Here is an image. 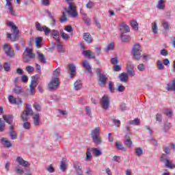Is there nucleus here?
Segmentation results:
<instances>
[{"label": "nucleus", "instance_id": "f257e3e1", "mask_svg": "<svg viewBox=\"0 0 175 175\" xmlns=\"http://www.w3.org/2000/svg\"><path fill=\"white\" fill-rule=\"evenodd\" d=\"M66 2H68L69 6L68 8H64V10L68 13V16L72 17V18H77L79 16V13L77 12V10H76V5L74 3H72V0H66Z\"/></svg>", "mask_w": 175, "mask_h": 175}, {"label": "nucleus", "instance_id": "f03ea898", "mask_svg": "<svg viewBox=\"0 0 175 175\" xmlns=\"http://www.w3.org/2000/svg\"><path fill=\"white\" fill-rule=\"evenodd\" d=\"M91 135L94 144H96L97 146L102 144L103 141L100 137V128L96 127L92 131Z\"/></svg>", "mask_w": 175, "mask_h": 175}, {"label": "nucleus", "instance_id": "7ed1b4c3", "mask_svg": "<svg viewBox=\"0 0 175 175\" xmlns=\"http://www.w3.org/2000/svg\"><path fill=\"white\" fill-rule=\"evenodd\" d=\"M23 62L28 63L31 62L32 59H35L36 58V55L33 53L32 49L27 47L23 54Z\"/></svg>", "mask_w": 175, "mask_h": 175}, {"label": "nucleus", "instance_id": "20e7f679", "mask_svg": "<svg viewBox=\"0 0 175 175\" xmlns=\"http://www.w3.org/2000/svg\"><path fill=\"white\" fill-rule=\"evenodd\" d=\"M29 116H33V111L31 108V105L27 104L25 109L22 112L21 118L23 121H28Z\"/></svg>", "mask_w": 175, "mask_h": 175}, {"label": "nucleus", "instance_id": "39448f33", "mask_svg": "<svg viewBox=\"0 0 175 175\" xmlns=\"http://www.w3.org/2000/svg\"><path fill=\"white\" fill-rule=\"evenodd\" d=\"M132 53L133 55H134V58H135L137 61L142 59V49L139 44L136 43L133 45Z\"/></svg>", "mask_w": 175, "mask_h": 175}, {"label": "nucleus", "instance_id": "423d86ee", "mask_svg": "<svg viewBox=\"0 0 175 175\" xmlns=\"http://www.w3.org/2000/svg\"><path fill=\"white\" fill-rule=\"evenodd\" d=\"M59 84V79H57L56 78H52L50 83L48 84V90L49 91H55L58 90Z\"/></svg>", "mask_w": 175, "mask_h": 175}, {"label": "nucleus", "instance_id": "0eeeda50", "mask_svg": "<svg viewBox=\"0 0 175 175\" xmlns=\"http://www.w3.org/2000/svg\"><path fill=\"white\" fill-rule=\"evenodd\" d=\"M8 27H11L12 29V42L16 40L17 38H18V33L20 32V30H18V27L14 23L12 22H8Z\"/></svg>", "mask_w": 175, "mask_h": 175}, {"label": "nucleus", "instance_id": "6e6552de", "mask_svg": "<svg viewBox=\"0 0 175 175\" xmlns=\"http://www.w3.org/2000/svg\"><path fill=\"white\" fill-rule=\"evenodd\" d=\"M100 103L102 109L104 110H107L110 106V98H109V96L104 95L101 98Z\"/></svg>", "mask_w": 175, "mask_h": 175}, {"label": "nucleus", "instance_id": "1a4fd4ad", "mask_svg": "<svg viewBox=\"0 0 175 175\" xmlns=\"http://www.w3.org/2000/svg\"><path fill=\"white\" fill-rule=\"evenodd\" d=\"M3 50L4 53H5L7 57H10V58L14 57V51L12 49V46L9 44H5L3 46Z\"/></svg>", "mask_w": 175, "mask_h": 175}, {"label": "nucleus", "instance_id": "9d476101", "mask_svg": "<svg viewBox=\"0 0 175 175\" xmlns=\"http://www.w3.org/2000/svg\"><path fill=\"white\" fill-rule=\"evenodd\" d=\"M82 65L83 68H85V72L88 75V76H92V68L91 67V65H90V63L88 60L83 61L82 62Z\"/></svg>", "mask_w": 175, "mask_h": 175}, {"label": "nucleus", "instance_id": "9b49d317", "mask_svg": "<svg viewBox=\"0 0 175 175\" xmlns=\"http://www.w3.org/2000/svg\"><path fill=\"white\" fill-rule=\"evenodd\" d=\"M68 69L70 79H73L76 76V66L75 64H68Z\"/></svg>", "mask_w": 175, "mask_h": 175}, {"label": "nucleus", "instance_id": "f8f14e48", "mask_svg": "<svg viewBox=\"0 0 175 175\" xmlns=\"http://www.w3.org/2000/svg\"><path fill=\"white\" fill-rule=\"evenodd\" d=\"M16 161L18 162V163L19 165H21V166H23V167H29V162L24 160V159H23V157H18L16 158Z\"/></svg>", "mask_w": 175, "mask_h": 175}, {"label": "nucleus", "instance_id": "ddd939ff", "mask_svg": "<svg viewBox=\"0 0 175 175\" xmlns=\"http://www.w3.org/2000/svg\"><path fill=\"white\" fill-rule=\"evenodd\" d=\"M33 124L34 126H39L40 125V114L34 113L33 115Z\"/></svg>", "mask_w": 175, "mask_h": 175}, {"label": "nucleus", "instance_id": "4468645a", "mask_svg": "<svg viewBox=\"0 0 175 175\" xmlns=\"http://www.w3.org/2000/svg\"><path fill=\"white\" fill-rule=\"evenodd\" d=\"M118 77L122 83H128L129 81V77L126 72H122Z\"/></svg>", "mask_w": 175, "mask_h": 175}, {"label": "nucleus", "instance_id": "2eb2a0df", "mask_svg": "<svg viewBox=\"0 0 175 175\" xmlns=\"http://www.w3.org/2000/svg\"><path fill=\"white\" fill-rule=\"evenodd\" d=\"M60 169L63 172H66V169H68V159L63 158L60 163Z\"/></svg>", "mask_w": 175, "mask_h": 175}, {"label": "nucleus", "instance_id": "dca6fc26", "mask_svg": "<svg viewBox=\"0 0 175 175\" xmlns=\"http://www.w3.org/2000/svg\"><path fill=\"white\" fill-rule=\"evenodd\" d=\"M37 81L35 79H33L29 85V92L30 95H33L35 94V88H36V85L38 84L36 83Z\"/></svg>", "mask_w": 175, "mask_h": 175}, {"label": "nucleus", "instance_id": "f3484780", "mask_svg": "<svg viewBox=\"0 0 175 175\" xmlns=\"http://www.w3.org/2000/svg\"><path fill=\"white\" fill-rule=\"evenodd\" d=\"M82 54L89 59H95V55L90 50L83 51Z\"/></svg>", "mask_w": 175, "mask_h": 175}, {"label": "nucleus", "instance_id": "a211bd4d", "mask_svg": "<svg viewBox=\"0 0 175 175\" xmlns=\"http://www.w3.org/2000/svg\"><path fill=\"white\" fill-rule=\"evenodd\" d=\"M51 36L55 40L56 42H59V31L56 29L51 30Z\"/></svg>", "mask_w": 175, "mask_h": 175}, {"label": "nucleus", "instance_id": "6ab92c4d", "mask_svg": "<svg viewBox=\"0 0 175 175\" xmlns=\"http://www.w3.org/2000/svg\"><path fill=\"white\" fill-rule=\"evenodd\" d=\"M6 3L5 6H8V10H10V14L12 16H16V11L13 9V7L12 6V0H5Z\"/></svg>", "mask_w": 175, "mask_h": 175}, {"label": "nucleus", "instance_id": "aec40b11", "mask_svg": "<svg viewBox=\"0 0 175 175\" xmlns=\"http://www.w3.org/2000/svg\"><path fill=\"white\" fill-rule=\"evenodd\" d=\"M135 66L131 63L127 64L126 70L128 76H135V71L133 70Z\"/></svg>", "mask_w": 175, "mask_h": 175}, {"label": "nucleus", "instance_id": "412c9836", "mask_svg": "<svg viewBox=\"0 0 175 175\" xmlns=\"http://www.w3.org/2000/svg\"><path fill=\"white\" fill-rule=\"evenodd\" d=\"M106 81H107L106 75H103L98 77V83L100 87H105V85H106Z\"/></svg>", "mask_w": 175, "mask_h": 175}, {"label": "nucleus", "instance_id": "4be33fe9", "mask_svg": "<svg viewBox=\"0 0 175 175\" xmlns=\"http://www.w3.org/2000/svg\"><path fill=\"white\" fill-rule=\"evenodd\" d=\"M37 59L38 61L41 62L42 64H47V60L46 59V57L44 55L39 51L36 52Z\"/></svg>", "mask_w": 175, "mask_h": 175}, {"label": "nucleus", "instance_id": "5701e85b", "mask_svg": "<svg viewBox=\"0 0 175 175\" xmlns=\"http://www.w3.org/2000/svg\"><path fill=\"white\" fill-rule=\"evenodd\" d=\"M74 169H75V172H77V174H79L81 173L83 167L81 166V164H80V162L75 161L73 163Z\"/></svg>", "mask_w": 175, "mask_h": 175}, {"label": "nucleus", "instance_id": "b1692460", "mask_svg": "<svg viewBox=\"0 0 175 175\" xmlns=\"http://www.w3.org/2000/svg\"><path fill=\"white\" fill-rule=\"evenodd\" d=\"M166 154H163L161 156V159L163 162H165V166L166 167H170V169H173V165L172 164V162L169 161V159H165Z\"/></svg>", "mask_w": 175, "mask_h": 175}, {"label": "nucleus", "instance_id": "393cba45", "mask_svg": "<svg viewBox=\"0 0 175 175\" xmlns=\"http://www.w3.org/2000/svg\"><path fill=\"white\" fill-rule=\"evenodd\" d=\"M90 152L93 154L94 157H100L102 155V150L96 148H90Z\"/></svg>", "mask_w": 175, "mask_h": 175}, {"label": "nucleus", "instance_id": "a878e982", "mask_svg": "<svg viewBox=\"0 0 175 175\" xmlns=\"http://www.w3.org/2000/svg\"><path fill=\"white\" fill-rule=\"evenodd\" d=\"M83 38L86 43H92V37L90 33H84Z\"/></svg>", "mask_w": 175, "mask_h": 175}, {"label": "nucleus", "instance_id": "bb28decb", "mask_svg": "<svg viewBox=\"0 0 175 175\" xmlns=\"http://www.w3.org/2000/svg\"><path fill=\"white\" fill-rule=\"evenodd\" d=\"M165 3H166V0H159L157 5V9H159V10H163L165 6Z\"/></svg>", "mask_w": 175, "mask_h": 175}, {"label": "nucleus", "instance_id": "cd10ccee", "mask_svg": "<svg viewBox=\"0 0 175 175\" xmlns=\"http://www.w3.org/2000/svg\"><path fill=\"white\" fill-rule=\"evenodd\" d=\"M131 133H129L126 135L124 137V139H125L124 143L127 146V147H131L133 144L132 139H131V137H129Z\"/></svg>", "mask_w": 175, "mask_h": 175}, {"label": "nucleus", "instance_id": "c85d7f7f", "mask_svg": "<svg viewBox=\"0 0 175 175\" xmlns=\"http://www.w3.org/2000/svg\"><path fill=\"white\" fill-rule=\"evenodd\" d=\"M120 31H122V33L124 32L126 33V32H129L131 31V28L128 25L125 23H122L120 26Z\"/></svg>", "mask_w": 175, "mask_h": 175}, {"label": "nucleus", "instance_id": "c756f323", "mask_svg": "<svg viewBox=\"0 0 175 175\" xmlns=\"http://www.w3.org/2000/svg\"><path fill=\"white\" fill-rule=\"evenodd\" d=\"M1 140V142H3L5 147H6L7 148H10L11 147H12L13 145L12 144V142L8 140V138L3 137Z\"/></svg>", "mask_w": 175, "mask_h": 175}, {"label": "nucleus", "instance_id": "7c9ffc66", "mask_svg": "<svg viewBox=\"0 0 175 175\" xmlns=\"http://www.w3.org/2000/svg\"><path fill=\"white\" fill-rule=\"evenodd\" d=\"M3 118L7 122V124H9L10 125L13 122L12 115L3 116Z\"/></svg>", "mask_w": 175, "mask_h": 175}, {"label": "nucleus", "instance_id": "2f4dec72", "mask_svg": "<svg viewBox=\"0 0 175 175\" xmlns=\"http://www.w3.org/2000/svg\"><path fill=\"white\" fill-rule=\"evenodd\" d=\"M83 85L81 84V80H77L74 83V88L76 91H79V90H81Z\"/></svg>", "mask_w": 175, "mask_h": 175}, {"label": "nucleus", "instance_id": "473e14b6", "mask_svg": "<svg viewBox=\"0 0 175 175\" xmlns=\"http://www.w3.org/2000/svg\"><path fill=\"white\" fill-rule=\"evenodd\" d=\"M57 50L58 53H65V49H64V46L59 41H57Z\"/></svg>", "mask_w": 175, "mask_h": 175}, {"label": "nucleus", "instance_id": "72a5a7b5", "mask_svg": "<svg viewBox=\"0 0 175 175\" xmlns=\"http://www.w3.org/2000/svg\"><path fill=\"white\" fill-rule=\"evenodd\" d=\"M130 38L131 37L129 36H125V34H124V32H122V33L120 34V39L122 42H124V43H126V42H128Z\"/></svg>", "mask_w": 175, "mask_h": 175}, {"label": "nucleus", "instance_id": "f704fd0d", "mask_svg": "<svg viewBox=\"0 0 175 175\" xmlns=\"http://www.w3.org/2000/svg\"><path fill=\"white\" fill-rule=\"evenodd\" d=\"M59 73H61V69L57 68L53 72V77L52 79H57L59 80Z\"/></svg>", "mask_w": 175, "mask_h": 175}, {"label": "nucleus", "instance_id": "c9c22d12", "mask_svg": "<svg viewBox=\"0 0 175 175\" xmlns=\"http://www.w3.org/2000/svg\"><path fill=\"white\" fill-rule=\"evenodd\" d=\"M91 150L90 148H88L86 152V157L85 158V161H91L92 159V154H91Z\"/></svg>", "mask_w": 175, "mask_h": 175}, {"label": "nucleus", "instance_id": "e433bc0d", "mask_svg": "<svg viewBox=\"0 0 175 175\" xmlns=\"http://www.w3.org/2000/svg\"><path fill=\"white\" fill-rule=\"evenodd\" d=\"M162 27H163V28H164L165 31L167 32V31H169L170 25L167 23V21H162Z\"/></svg>", "mask_w": 175, "mask_h": 175}, {"label": "nucleus", "instance_id": "4c0bfd02", "mask_svg": "<svg viewBox=\"0 0 175 175\" xmlns=\"http://www.w3.org/2000/svg\"><path fill=\"white\" fill-rule=\"evenodd\" d=\"M111 50H114V43L113 42H111L107 45L105 49V53H109Z\"/></svg>", "mask_w": 175, "mask_h": 175}, {"label": "nucleus", "instance_id": "58836bf2", "mask_svg": "<svg viewBox=\"0 0 175 175\" xmlns=\"http://www.w3.org/2000/svg\"><path fill=\"white\" fill-rule=\"evenodd\" d=\"M131 25L133 29H135V31H137L139 29V24L136 21H132L131 22Z\"/></svg>", "mask_w": 175, "mask_h": 175}, {"label": "nucleus", "instance_id": "ea45409f", "mask_svg": "<svg viewBox=\"0 0 175 175\" xmlns=\"http://www.w3.org/2000/svg\"><path fill=\"white\" fill-rule=\"evenodd\" d=\"M116 146L118 150H120V151H125V147H124V145L121 144L120 142H116Z\"/></svg>", "mask_w": 175, "mask_h": 175}, {"label": "nucleus", "instance_id": "a19ab883", "mask_svg": "<svg viewBox=\"0 0 175 175\" xmlns=\"http://www.w3.org/2000/svg\"><path fill=\"white\" fill-rule=\"evenodd\" d=\"M42 40H43V38H42V37H38L36 38V46H37L38 48L42 46Z\"/></svg>", "mask_w": 175, "mask_h": 175}, {"label": "nucleus", "instance_id": "79ce46f5", "mask_svg": "<svg viewBox=\"0 0 175 175\" xmlns=\"http://www.w3.org/2000/svg\"><path fill=\"white\" fill-rule=\"evenodd\" d=\"M130 125H139L140 124V119L135 118L133 120L129 122Z\"/></svg>", "mask_w": 175, "mask_h": 175}, {"label": "nucleus", "instance_id": "37998d69", "mask_svg": "<svg viewBox=\"0 0 175 175\" xmlns=\"http://www.w3.org/2000/svg\"><path fill=\"white\" fill-rule=\"evenodd\" d=\"M135 153L137 157H140L143 155V148H135Z\"/></svg>", "mask_w": 175, "mask_h": 175}, {"label": "nucleus", "instance_id": "c03bdc74", "mask_svg": "<svg viewBox=\"0 0 175 175\" xmlns=\"http://www.w3.org/2000/svg\"><path fill=\"white\" fill-rule=\"evenodd\" d=\"M157 68L159 70H163L165 69V66H163V63L161 60L157 62Z\"/></svg>", "mask_w": 175, "mask_h": 175}, {"label": "nucleus", "instance_id": "a18cd8bd", "mask_svg": "<svg viewBox=\"0 0 175 175\" xmlns=\"http://www.w3.org/2000/svg\"><path fill=\"white\" fill-rule=\"evenodd\" d=\"M60 23H66L68 21V18L66 17V14H65V12H62V16L59 18Z\"/></svg>", "mask_w": 175, "mask_h": 175}, {"label": "nucleus", "instance_id": "49530a36", "mask_svg": "<svg viewBox=\"0 0 175 175\" xmlns=\"http://www.w3.org/2000/svg\"><path fill=\"white\" fill-rule=\"evenodd\" d=\"M109 90L110 92H114V91H116V88H114V83L111 81L109 82Z\"/></svg>", "mask_w": 175, "mask_h": 175}, {"label": "nucleus", "instance_id": "de8ad7c7", "mask_svg": "<svg viewBox=\"0 0 175 175\" xmlns=\"http://www.w3.org/2000/svg\"><path fill=\"white\" fill-rule=\"evenodd\" d=\"M42 31L44 32L46 36H48L51 32V29L46 26H42Z\"/></svg>", "mask_w": 175, "mask_h": 175}, {"label": "nucleus", "instance_id": "09e8293b", "mask_svg": "<svg viewBox=\"0 0 175 175\" xmlns=\"http://www.w3.org/2000/svg\"><path fill=\"white\" fill-rule=\"evenodd\" d=\"M85 110L87 116H89L90 118H92V112L91 111V107H90L89 106H86Z\"/></svg>", "mask_w": 175, "mask_h": 175}, {"label": "nucleus", "instance_id": "8fccbe9b", "mask_svg": "<svg viewBox=\"0 0 175 175\" xmlns=\"http://www.w3.org/2000/svg\"><path fill=\"white\" fill-rule=\"evenodd\" d=\"M10 136L12 140H16L17 139V133L16 131H10Z\"/></svg>", "mask_w": 175, "mask_h": 175}, {"label": "nucleus", "instance_id": "3c124183", "mask_svg": "<svg viewBox=\"0 0 175 175\" xmlns=\"http://www.w3.org/2000/svg\"><path fill=\"white\" fill-rule=\"evenodd\" d=\"M152 29L153 33H158V25H157V23H152Z\"/></svg>", "mask_w": 175, "mask_h": 175}, {"label": "nucleus", "instance_id": "603ef678", "mask_svg": "<svg viewBox=\"0 0 175 175\" xmlns=\"http://www.w3.org/2000/svg\"><path fill=\"white\" fill-rule=\"evenodd\" d=\"M61 36L64 40H69V35H68L64 31H61Z\"/></svg>", "mask_w": 175, "mask_h": 175}, {"label": "nucleus", "instance_id": "864d4df0", "mask_svg": "<svg viewBox=\"0 0 175 175\" xmlns=\"http://www.w3.org/2000/svg\"><path fill=\"white\" fill-rule=\"evenodd\" d=\"M5 131V122L0 118V132H3Z\"/></svg>", "mask_w": 175, "mask_h": 175}, {"label": "nucleus", "instance_id": "5fc2aeb1", "mask_svg": "<svg viewBox=\"0 0 175 175\" xmlns=\"http://www.w3.org/2000/svg\"><path fill=\"white\" fill-rule=\"evenodd\" d=\"M64 29L65 31H67V32H70V33H73V28L71 25L65 26Z\"/></svg>", "mask_w": 175, "mask_h": 175}, {"label": "nucleus", "instance_id": "6e6d98bb", "mask_svg": "<svg viewBox=\"0 0 175 175\" xmlns=\"http://www.w3.org/2000/svg\"><path fill=\"white\" fill-rule=\"evenodd\" d=\"M23 126L25 129H29L31 128V123L25 121V122L23 123Z\"/></svg>", "mask_w": 175, "mask_h": 175}, {"label": "nucleus", "instance_id": "4d7b16f0", "mask_svg": "<svg viewBox=\"0 0 175 175\" xmlns=\"http://www.w3.org/2000/svg\"><path fill=\"white\" fill-rule=\"evenodd\" d=\"M112 161H115V162H118V163H121L122 159H121L120 156H114L112 159Z\"/></svg>", "mask_w": 175, "mask_h": 175}, {"label": "nucleus", "instance_id": "13d9d810", "mask_svg": "<svg viewBox=\"0 0 175 175\" xmlns=\"http://www.w3.org/2000/svg\"><path fill=\"white\" fill-rule=\"evenodd\" d=\"M137 69L140 72H144V70H146V66H144V64H140L138 65Z\"/></svg>", "mask_w": 175, "mask_h": 175}, {"label": "nucleus", "instance_id": "bf43d9fd", "mask_svg": "<svg viewBox=\"0 0 175 175\" xmlns=\"http://www.w3.org/2000/svg\"><path fill=\"white\" fill-rule=\"evenodd\" d=\"M14 92L15 94H21L22 92V90H21V87H19V86H16L14 88Z\"/></svg>", "mask_w": 175, "mask_h": 175}, {"label": "nucleus", "instance_id": "052dcab7", "mask_svg": "<svg viewBox=\"0 0 175 175\" xmlns=\"http://www.w3.org/2000/svg\"><path fill=\"white\" fill-rule=\"evenodd\" d=\"M36 28L37 31H39L40 32L43 31V27H42V26L40 25L39 22L36 23Z\"/></svg>", "mask_w": 175, "mask_h": 175}, {"label": "nucleus", "instance_id": "680f3d73", "mask_svg": "<svg viewBox=\"0 0 175 175\" xmlns=\"http://www.w3.org/2000/svg\"><path fill=\"white\" fill-rule=\"evenodd\" d=\"M164 113L167 117L170 118L173 116V111H172L171 109H166Z\"/></svg>", "mask_w": 175, "mask_h": 175}, {"label": "nucleus", "instance_id": "e2e57ef3", "mask_svg": "<svg viewBox=\"0 0 175 175\" xmlns=\"http://www.w3.org/2000/svg\"><path fill=\"white\" fill-rule=\"evenodd\" d=\"M35 70V68L32 67L31 66H27L26 67V71L28 73H32V72H33Z\"/></svg>", "mask_w": 175, "mask_h": 175}, {"label": "nucleus", "instance_id": "0e129e2a", "mask_svg": "<svg viewBox=\"0 0 175 175\" xmlns=\"http://www.w3.org/2000/svg\"><path fill=\"white\" fill-rule=\"evenodd\" d=\"M8 99H9V101L10 102V103H13L14 105L16 104V98H14V96L10 95L8 96Z\"/></svg>", "mask_w": 175, "mask_h": 175}, {"label": "nucleus", "instance_id": "69168bd1", "mask_svg": "<svg viewBox=\"0 0 175 175\" xmlns=\"http://www.w3.org/2000/svg\"><path fill=\"white\" fill-rule=\"evenodd\" d=\"M3 68H4V70H5V72H9L10 70V64L5 63Z\"/></svg>", "mask_w": 175, "mask_h": 175}, {"label": "nucleus", "instance_id": "338daca9", "mask_svg": "<svg viewBox=\"0 0 175 175\" xmlns=\"http://www.w3.org/2000/svg\"><path fill=\"white\" fill-rule=\"evenodd\" d=\"M42 5L44 6H49L50 5V0H40Z\"/></svg>", "mask_w": 175, "mask_h": 175}, {"label": "nucleus", "instance_id": "774afa93", "mask_svg": "<svg viewBox=\"0 0 175 175\" xmlns=\"http://www.w3.org/2000/svg\"><path fill=\"white\" fill-rule=\"evenodd\" d=\"M24 170H21L19 167H16V174H23Z\"/></svg>", "mask_w": 175, "mask_h": 175}]
</instances>
